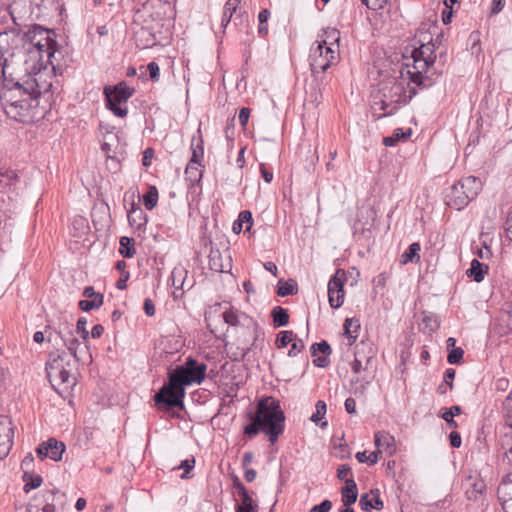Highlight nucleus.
<instances>
[{
	"label": "nucleus",
	"instance_id": "f257e3e1",
	"mask_svg": "<svg viewBox=\"0 0 512 512\" xmlns=\"http://www.w3.org/2000/svg\"><path fill=\"white\" fill-rule=\"evenodd\" d=\"M435 60V45L432 42L413 48L409 55L406 51L400 69L379 84L381 108H390L391 113L398 105L407 104L417 94L418 88L429 86V72Z\"/></svg>",
	"mask_w": 512,
	"mask_h": 512
},
{
	"label": "nucleus",
	"instance_id": "f03ea898",
	"mask_svg": "<svg viewBox=\"0 0 512 512\" xmlns=\"http://www.w3.org/2000/svg\"><path fill=\"white\" fill-rule=\"evenodd\" d=\"M252 422L244 427V433L250 437L263 430L274 444L284 431L285 416L280 402L273 397H265L258 402L257 412L251 416Z\"/></svg>",
	"mask_w": 512,
	"mask_h": 512
},
{
	"label": "nucleus",
	"instance_id": "7ed1b4c3",
	"mask_svg": "<svg viewBox=\"0 0 512 512\" xmlns=\"http://www.w3.org/2000/svg\"><path fill=\"white\" fill-rule=\"evenodd\" d=\"M325 34L326 38L317 40L310 48L309 64L314 75L325 72L339 58V32L328 29Z\"/></svg>",
	"mask_w": 512,
	"mask_h": 512
},
{
	"label": "nucleus",
	"instance_id": "20e7f679",
	"mask_svg": "<svg viewBox=\"0 0 512 512\" xmlns=\"http://www.w3.org/2000/svg\"><path fill=\"white\" fill-rule=\"evenodd\" d=\"M70 357L64 351L49 354L46 373L51 386L59 393H68L75 385Z\"/></svg>",
	"mask_w": 512,
	"mask_h": 512
},
{
	"label": "nucleus",
	"instance_id": "39448f33",
	"mask_svg": "<svg viewBox=\"0 0 512 512\" xmlns=\"http://www.w3.org/2000/svg\"><path fill=\"white\" fill-rule=\"evenodd\" d=\"M54 33L41 26H33L23 36V48L37 58L52 64L51 58L55 54L56 42L53 39Z\"/></svg>",
	"mask_w": 512,
	"mask_h": 512
},
{
	"label": "nucleus",
	"instance_id": "423d86ee",
	"mask_svg": "<svg viewBox=\"0 0 512 512\" xmlns=\"http://www.w3.org/2000/svg\"><path fill=\"white\" fill-rule=\"evenodd\" d=\"M481 187L482 183L478 178L474 176L463 178L451 186L446 194V203L451 208L461 210L476 198Z\"/></svg>",
	"mask_w": 512,
	"mask_h": 512
},
{
	"label": "nucleus",
	"instance_id": "0eeeda50",
	"mask_svg": "<svg viewBox=\"0 0 512 512\" xmlns=\"http://www.w3.org/2000/svg\"><path fill=\"white\" fill-rule=\"evenodd\" d=\"M22 91L19 84L12 89L3 88L0 91V103L4 113L11 119L23 121L29 109L27 99L21 98Z\"/></svg>",
	"mask_w": 512,
	"mask_h": 512
},
{
	"label": "nucleus",
	"instance_id": "6e6552de",
	"mask_svg": "<svg viewBox=\"0 0 512 512\" xmlns=\"http://www.w3.org/2000/svg\"><path fill=\"white\" fill-rule=\"evenodd\" d=\"M207 366L202 363L199 364L194 359H187L185 364L176 367L169 375V379L173 385L186 386L191 384H200L206 373Z\"/></svg>",
	"mask_w": 512,
	"mask_h": 512
},
{
	"label": "nucleus",
	"instance_id": "1a4fd4ad",
	"mask_svg": "<svg viewBox=\"0 0 512 512\" xmlns=\"http://www.w3.org/2000/svg\"><path fill=\"white\" fill-rule=\"evenodd\" d=\"M134 89L121 82L113 88L106 87L104 94L106 97L107 108L117 117L123 118L127 115L128 109L126 103L133 95Z\"/></svg>",
	"mask_w": 512,
	"mask_h": 512
},
{
	"label": "nucleus",
	"instance_id": "9d476101",
	"mask_svg": "<svg viewBox=\"0 0 512 512\" xmlns=\"http://www.w3.org/2000/svg\"><path fill=\"white\" fill-rule=\"evenodd\" d=\"M503 405L506 423L503 439V447L506 448V452L503 457V465L508 473H512V393L505 399Z\"/></svg>",
	"mask_w": 512,
	"mask_h": 512
},
{
	"label": "nucleus",
	"instance_id": "9b49d317",
	"mask_svg": "<svg viewBox=\"0 0 512 512\" xmlns=\"http://www.w3.org/2000/svg\"><path fill=\"white\" fill-rule=\"evenodd\" d=\"M223 319L230 326L245 328L249 335H252L258 327L257 322L252 317L234 307H229L223 312Z\"/></svg>",
	"mask_w": 512,
	"mask_h": 512
},
{
	"label": "nucleus",
	"instance_id": "f8f14e48",
	"mask_svg": "<svg viewBox=\"0 0 512 512\" xmlns=\"http://www.w3.org/2000/svg\"><path fill=\"white\" fill-rule=\"evenodd\" d=\"M346 279L343 270H337L328 282L329 304L332 308H339L344 302V282Z\"/></svg>",
	"mask_w": 512,
	"mask_h": 512
},
{
	"label": "nucleus",
	"instance_id": "ddd939ff",
	"mask_svg": "<svg viewBox=\"0 0 512 512\" xmlns=\"http://www.w3.org/2000/svg\"><path fill=\"white\" fill-rule=\"evenodd\" d=\"M185 395L184 387L173 385L169 379V384L163 386L160 391L155 395L154 400L156 403H165L170 406H178L182 403V398Z\"/></svg>",
	"mask_w": 512,
	"mask_h": 512
},
{
	"label": "nucleus",
	"instance_id": "4468645a",
	"mask_svg": "<svg viewBox=\"0 0 512 512\" xmlns=\"http://www.w3.org/2000/svg\"><path fill=\"white\" fill-rule=\"evenodd\" d=\"M64 451V443L57 441L55 438L42 442L36 449L37 456L40 459L49 458L53 461H60Z\"/></svg>",
	"mask_w": 512,
	"mask_h": 512
},
{
	"label": "nucleus",
	"instance_id": "2eb2a0df",
	"mask_svg": "<svg viewBox=\"0 0 512 512\" xmlns=\"http://www.w3.org/2000/svg\"><path fill=\"white\" fill-rule=\"evenodd\" d=\"M14 430L8 416H0V458H5L13 445Z\"/></svg>",
	"mask_w": 512,
	"mask_h": 512
},
{
	"label": "nucleus",
	"instance_id": "dca6fc26",
	"mask_svg": "<svg viewBox=\"0 0 512 512\" xmlns=\"http://www.w3.org/2000/svg\"><path fill=\"white\" fill-rule=\"evenodd\" d=\"M64 346L68 349L70 354L77 362H87L91 360L86 343H81L72 334L68 336H61Z\"/></svg>",
	"mask_w": 512,
	"mask_h": 512
},
{
	"label": "nucleus",
	"instance_id": "f3484780",
	"mask_svg": "<svg viewBox=\"0 0 512 512\" xmlns=\"http://www.w3.org/2000/svg\"><path fill=\"white\" fill-rule=\"evenodd\" d=\"M10 15L15 24L21 25V22L27 20H37L34 16L33 9L27 0H14L10 5Z\"/></svg>",
	"mask_w": 512,
	"mask_h": 512
},
{
	"label": "nucleus",
	"instance_id": "a211bd4d",
	"mask_svg": "<svg viewBox=\"0 0 512 512\" xmlns=\"http://www.w3.org/2000/svg\"><path fill=\"white\" fill-rule=\"evenodd\" d=\"M85 300L79 302V307L83 311H90L95 308H99L103 304V295L96 293L92 286H88L83 291Z\"/></svg>",
	"mask_w": 512,
	"mask_h": 512
},
{
	"label": "nucleus",
	"instance_id": "6ab92c4d",
	"mask_svg": "<svg viewBox=\"0 0 512 512\" xmlns=\"http://www.w3.org/2000/svg\"><path fill=\"white\" fill-rule=\"evenodd\" d=\"M374 444L377 449L386 451L389 455H393L396 451L395 438L388 432L378 431L374 435Z\"/></svg>",
	"mask_w": 512,
	"mask_h": 512
},
{
	"label": "nucleus",
	"instance_id": "aec40b11",
	"mask_svg": "<svg viewBox=\"0 0 512 512\" xmlns=\"http://www.w3.org/2000/svg\"><path fill=\"white\" fill-rule=\"evenodd\" d=\"M359 505L361 506V509L366 512H369L372 509L381 510L384 506L383 501L380 499L378 490H371L370 493L362 494Z\"/></svg>",
	"mask_w": 512,
	"mask_h": 512
},
{
	"label": "nucleus",
	"instance_id": "412c9836",
	"mask_svg": "<svg viewBox=\"0 0 512 512\" xmlns=\"http://www.w3.org/2000/svg\"><path fill=\"white\" fill-rule=\"evenodd\" d=\"M240 503L236 507V512H256L257 506L254 505L252 497L249 495L246 488L238 483L236 485Z\"/></svg>",
	"mask_w": 512,
	"mask_h": 512
},
{
	"label": "nucleus",
	"instance_id": "4be33fe9",
	"mask_svg": "<svg viewBox=\"0 0 512 512\" xmlns=\"http://www.w3.org/2000/svg\"><path fill=\"white\" fill-rule=\"evenodd\" d=\"M203 165L202 163L188 162L185 169V180L188 185L193 187L198 185L203 177Z\"/></svg>",
	"mask_w": 512,
	"mask_h": 512
},
{
	"label": "nucleus",
	"instance_id": "5701e85b",
	"mask_svg": "<svg viewBox=\"0 0 512 512\" xmlns=\"http://www.w3.org/2000/svg\"><path fill=\"white\" fill-rule=\"evenodd\" d=\"M342 502L346 507L354 504L358 497L357 484L353 478L346 479V484L341 490Z\"/></svg>",
	"mask_w": 512,
	"mask_h": 512
},
{
	"label": "nucleus",
	"instance_id": "b1692460",
	"mask_svg": "<svg viewBox=\"0 0 512 512\" xmlns=\"http://www.w3.org/2000/svg\"><path fill=\"white\" fill-rule=\"evenodd\" d=\"M488 270V265L477 259H473L470 263V268L466 271V275L467 277L472 278L475 282L480 283L484 280Z\"/></svg>",
	"mask_w": 512,
	"mask_h": 512
},
{
	"label": "nucleus",
	"instance_id": "393cba45",
	"mask_svg": "<svg viewBox=\"0 0 512 512\" xmlns=\"http://www.w3.org/2000/svg\"><path fill=\"white\" fill-rule=\"evenodd\" d=\"M197 134L198 136H193L191 141L192 156L189 162L192 163H202L204 158V145L200 129L197 130Z\"/></svg>",
	"mask_w": 512,
	"mask_h": 512
},
{
	"label": "nucleus",
	"instance_id": "a878e982",
	"mask_svg": "<svg viewBox=\"0 0 512 512\" xmlns=\"http://www.w3.org/2000/svg\"><path fill=\"white\" fill-rule=\"evenodd\" d=\"M187 273V270L183 266H176L170 275L172 286L177 288V290H184Z\"/></svg>",
	"mask_w": 512,
	"mask_h": 512
},
{
	"label": "nucleus",
	"instance_id": "bb28decb",
	"mask_svg": "<svg viewBox=\"0 0 512 512\" xmlns=\"http://www.w3.org/2000/svg\"><path fill=\"white\" fill-rule=\"evenodd\" d=\"M499 500L512 499V473H507L497 489Z\"/></svg>",
	"mask_w": 512,
	"mask_h": 512
},
{
	"label": "nucleus",
	"instance_id": "cd10ccee",
	"mask_svg": "<svg viewBox=\"0 0 512 512\" xmlns=\"http://www.w3.org/2000/svg\"><path fill=\"white\" fill-rule=\"evenodd\" d=\"M360 329V323L357 319L348 318L344 323V334L349 339V345L356 340L358 336V331Z\"/></svg>",
	"mask_w": 512,
	"mask_h": 512
},
{
	"label": "nucleus",
	"instance_id": "c85d7f7f",
	"mask_svg": "<svg viewBox=\"0 0 512 512\" xmlns=\"http://www.w3.org/2000/svg\"><path fill=\"white\" fill-rule=\"evenodd\" d=\"M326 411V403L322 400L317 401L315 405V412L311 415L310 420L316 425H319L321 428H325L328 423L327 421L322 422V419L324 418Z\"/></svg>",
	"mask_w": 512,
	"mask_h": 512
},
{
	"label": "nucleus",
	"instance_id": "c756f323",
	"mask_svg": "<svg viewBox=\"0 0 512 512\" xmlns=\"http://www.w3.org/2000/svg\"><path fill=\"white\" fill-rule=\"evenodd\" d=\"M240 4V0H227L224 5L223 15L221 19V27L226 28L230 23L233 14L236 12L238 6Z\"/></svg>",
	"mask_w": 512,
	"mask_h": 512
},
{
	"label": "nucleus",
	"instance_id": "7c9ffc66",
	"mask_svg": "<svg viewBox=\"0 0 512 512\" xmlns=\"http://www.w3.org/2000/svg\"><path fill=\"white\" fill-rule=\"evenodd\" d=\"M32 9L34 16L37 20L48 14L49 6L52 4V0H27Z\"/></svg>",
	"mask_w": 512,
	"mask_h": 512
},
{
	"label": "nucleus",
	"instance_id": "2f4dec72",
	"mask_svg": "<svg viewBox=\"0 0 512 512\" xmlns=\"http://www.w3.org/2000/svg\"><path fill=\"white\" fill-rule=\"evenodd\" d=\"M420 244L414 242L409 245L408 249L401 255L400 262L401 264H407L410 262H416L420 259L419 256Z\"/></svg>",
	"mask_w": 512,
	"mask_h": 512
},
{
	"label": "nucleus",
	"instance_id": "473e14b6",
	"mask_svg": "<svg viewBox=\"0 0 512 512\" xmlns=\"http://www.w3.org/2000/svg\"><path fill=\"white\" fill-rule=\"evenodd\" d=\"M8 45V34L0 33V66H2V74L5 75V67L7 66L8 57L12 54L7 48Z\"/></svg>",
	"mask_w": 512,
	"mask_h": 512
},
{
	"label": "nucleus",
	"instance_id": "72a5a7b5",
	"mask_svg": "<svg viewBox=\"0 0 512 512\" xmlns=\"http://www.w3.org/2000/svg\"><path fill=\"white\" fill-rule=\"evenodd\" d=\"M273 323L275 327H283L286 326L289 322V315L287 311L280 307L276 306L272 310Z\"/></svg>",
	"mask_w": 512,
	"mask_h": 512
},
{
	"label": "nucleus",
	"instance_id": "f704fd0d",
	"mask_svg": "<svg viewBox=\"0 0 512 512\" xmlns=\"http://www.w3.org/2000/svg\"><path fill=\"white\" fill-rule=\"evenodd\" d=\"M278 295L284 297L288 295H294L297 293V285L293 280H280L278 282Z\"/></svg>",
	"mask_w": 512,
	"mask_h": 512
},
{
	"label": "nucleus",
	"instance_id": "c9c22d12",
	"mask_svg": "<svg viewBox=\"0 0 512 512\" xmlns=\"http://www.w3.org/2000/svg\"><path fill=\"white\" fill-rule=\"evenodd\" d=\"M158 201V191L152 186L149 188L148 192L143 196V204L147 210H152Z\"/></svg>",
	"mask_w": 512,
	"mask_h": 512
},
{
	"label": "nucleus",
	"instance_id": "e433bc0d",
	"mask_svg": "<svg viewBox=\"0 0 512 512\" xmlns=\"http://www.w3.org/2000/svg\"><path fill=\"white\" fill-rule=\"evenodd\" d=\"M460 413L461 408L455 405L446 410L441 417L451 428H456L457 422L454 420V417L459 415Z\"/></svg>",
	"mask_w": 512,
	"mask_h": 512
},
{
	"label": "nucleus",
	"instance_id": "4c0bfd02",
	"mask_svg": "<svg viewBox=\"0 0 512 512\" xmlns=\"http://www.w3.org/2000/svg\"><path fill=\"white\" fill-rule=\"evenodd\" d=\"M120 253L126 258H131L135 254L134 248L131 246V239L128 237L120 238Z\"/></svg>",
	"mask_w": 512,
	"mask_h": 512
},
{
	"label": "nucleus",
	"instance_id": "58836bf2",
	"mask_svg": "<svg viewBox=\"0 0 512 512\" xmlns=\"http://www.w3.org/2000/svg\"><path fill=\"white\" fill-rule=\"evenodd\" d=\"M295 334L292 331H281L278 333L276 338V344L278 348L288 346L294 340Z\"/></svg>",
	"mask_w": 512,
	"mask_h": 512
},
{
	"label": "nucleus",
	"instance_id": "ea45409f",
	"mask_svg": "<svg viewBox=\"0 0 512 512\" xmlns=\"http://www.w3.org/2000/svg\"><path fill=\"white\" fill-rule=\"evenodd\" d=\"M463 355L464 351L462 348H453L447 356V361L450 364H458L462 360Z\"/></svg>",
	"mask_w": 512,
	"mask_h": 512
},
{
	"label": "nucleus",
	"instance_id": "a19ab883",
	"mask_svg": "<svg viewBox=\"0 0 512 512\" xmlns=\"http://www.w3.org/2000/svg\"><path fill=\"white\" fill-rule=\"evenodd\" d=\"M87 320L84 317H81L77 321L76 330L81 335L82 339L86 341L89 336V332L86 329Z\"/></svg>",
	"mask_w": 512,
	"mask_h": 512
},
{
	"label": "nucleus",
	"instance_id": "79ce46f5",
	"mask_svg": "<svg viewBox=\"0 0 512 512\" xmlns=\"http://www.w3.org/2000/svg\"><path fill=\"white\" fill-rule=\"evenodd\" d=\"M311 350L313 354H316L317 352L322 354H329L331 352L330 345L326 341L314 343L311 347Z\"/></svg>",
	"mask_w": 512,
	"mask_h": 512
},
{
	"label": "nucleus",
	"instance_id": "37998d69",
	"mask_svg": "<svg viewBox=\"0 0 512 512\" xmlns=\"http://www.w3.org/2000/svg\"><path fill=\"white\" fill-rule=\"evenodd\" d=\"M290 344H291V349L288 352L289 356L297 355L304 348L303 341L300 339H297L296 335L294 336V340Z\"/></svg>",
	"mask_w": 512,
	"mask_h": 512
},
{
	"label": "nucleus",
	"instance_id": "c03bdc74",
	"mask_svg": "<svg viewBox=\"0 0 512 512\" xmlns=\"http://www.w3.org/2000/svg\"><path fill=\"white\" fill-rule=\"evenodd\" d=\"M238 222H240L242 225L243 223H246V230H250L253 224L252 214L249 211H242L239 214Z\"/></svg>",
	"mask_w": 512,
	"mask_h": 512
},
{
	"label": "nucleus",
	"instance_id": "a18cd8bd",
	"mask_svg": "<svg viewBox=\"0 0 512 512\" xmlns=\"http://www.w3.org/2000/svg\"><path fill=\"white\" fill-rule=\"evenodd\" d=\"M361 2L369 9L377 10L382 9L386 5L388 0H361Z\"/></svg>",
	"mask_w": 512,
	"mask_h": 512
},
{
	"label": "nucleus",
	"instance_id": "49530a36",
	"mask_svg": "<svg viewBox=\"0 0 512 512\" xmlns=\"http://www.w3.org/2000/svg\"><path fill=\"white\" fill-rule=\"evenodd\" d=\"M355 359L351 364V369L355 374H358L362 370V357L359 350V346L356 347Z\"/></svg>",
	"mask_w": 512,
	"mask_h": 512
},
{
	"label": "nucleus",
	"instance_id": "de8ad7c7",
	"mask_svg": "<svg viewBox=\"0 0 512 512\" xmlns=\"http://www.w3.org/2000/svg\"><path fill=\"white\" fill-rule=\"evenodd\" d=\"M332 508L330 500H324L320 504L315 505L311 508L310 512H329Z\"/></svg>",
	"mask_w": 512,
	"mask_h": 512
},
{
	"label": "nucleus",
	"instance_id": "09e8293b",
	"mask_svg": "<svg viewBox=\"0 0 512 512\" xmlns=\"http://www.w3.org/2000/svg\"><path fill=\"white\" fill-rule=\"evenodd\" d=\"M147 70L149 72V76L153 81H158L159 79V66L156 62L152 61L148 63Z\"/></svg>",
	"mask_w": 512,
	"mask_h": 512
},
{
	"label": "nucleus",
	"instance_id": "8fccbe9b",
	"mask_svg": "<svg viewBox=\"0 0 512 512\" xmlns=\"http://www.w3.org/2000/svg\"><path fill=\"white\" fill-rule=\"evenodd\" d=\"M194 464H195L194 459H186L181 462L179 468H182L185 470L184 473L182 474L181 478H183V479L188 478V474L193 469Z\"/></svg>",
	"mask_w": 512,
	"mask_h": 512
},
{
	"label": "nucleus",
	"instance_id": "3c124183",
	"mask_svg": "<svg viewBox=\"0 0 512 512\" xmlns=\"http://www.w3.org/2000/svg\"><path fill=\"white\" fill-rule=\"evenodd\" d=\"M249 117H250V109L246 108V107L241 108L239 111L238 119L243 128L246 127Z\"/></svg>",
	"mask_w": 512,
	"mask_h": 512
},
{
	"label": "nucleus",
	"instance_id": "603ef678",
	"mask_svg": "<svg viewBox=\"0 0 512 512\" xmlns=\"http://www.w3.org/2000/svg\"><path fill=\"white\" fill-rule=\"evenodd\" d=\"M154 156V152L151 148H147L144 152H143V158H142V164L145 166V167H149L151 165V162H152V158Z\"/></svg>",
	"mask_w": 512,
	"mask_h": 512
},
{
	"label": "nucleus",
	"instance_id": "864d4df0",
	"mask_svg": "<svg viewBox=\"0 0 512 512\" xmlns=\"http://www.w3.org/2000/svg\"><path fill=\"white\" fill-rule=\"evenodd\" d=\"M450 444L454 448H459L461 446V436L457 432H451L449 435Z\"/></svg>",
	"mask_w": 512,
	"mask_h": 512
},
{
	"label": "nucleus",
	"instance_id": "5fc2aeb1",
	"mask_svg": "<svg viewBox=\"0 0 512 512\" xmlns=\"http://www.w3.org/2000/svg\"><path fill=\"white\" fill-rule=\"evenodd\" d=\"M350 470H351V468L348 465L344 464V465L339 466L337 469V477L340 480L346 481V477L350 473Z\"/></svg>",
	"mask_w": 512,
	"mask_h": 512
},
{
	"label": "nucleus",
	"instance_id": "6e6d98bb",
	"mask_svg": "<svg viewBox=\"0 0 512 512\" xmlns=\"http://www.w3.org/2000/svg\"><path fill=\"white\" fill-rule=\"evenodd\" d=\"M144 311L147 316H153L155 314V306L151 299L147 298L144 301Z\"/></svg>",
	"mask_w": 512,
	"mask_h": 512
},
{
	"label": "nucleus",
	"instance_id": "4d7b16f0",
	"mask_svg": "<svg viewBox=\"0 0 512 512\" xmlns=\"http://www.w3.org/2000/svg\"><path fill=\"white\" fill-rule=\"evenodd\" d=\"M41 483H42V479H41V477H39V476H38V477H35V478H33V479L31 480V482H30V483H26V484H25V486H24V490H25L26 492H28V491H29V490H31V489H36V488H38V487L41 485Z\"/></svg>",
	"mask_w": 512,
	"mask_h": 512
},
{
	"label": "nucleus",
	"instance_id": "13d9d810",
	"mask_svg": "<svg viewBox=\"0 0 512 512\" xmlns=\"http://www.w3.org/2000/svg\"><path fill=\"white\" fill-rule=\"evenodd\" d=\"M344 405L347 413L354 414L356 412V402L353 398H347Z\"/></svg>",
	"mask_w": 512,
	"mask_h": 512
},
{
	"label": "nucleus",
	"instance_id": "bf43d9fd",
	"mask_svg": "<svg viewBox=\"0 0 512 512\" xmlns=\"http://www.w3.org/2000/svg\"><path fill=\"white\" fill-rule=\"evenodd\" d=\"M504 5H505V0H493L491 12L493 14L499 13L504 8Z\"/></svg>",
	"mask_w": 512,
	"mask_h": 512
},
{
	"label": "nucleus",
	"instance_id": "052dcab7",
	"mask_svg": "<svg viewBox=\"0 0 512 512\" xmlns=\"http://www.w3.org/2000/svg\"><path fill=\"white\" fill-rule=\"evenodd\" d=\"M454 377H455V370L452 369V368H449L445 371V374H444V381L450 386V388H452V382L454 380Z\"/></svg>",
	"mask_w": 512,
	"mask_h": 512
},
{
	"label": "nucleus",
	"instance_id": "680f3d73",
	"mask_svg": "<svg viewBox=\"0 0 512 512\" xmlns=\"http://www.w3.org/2000/svg\"><path fill=\"white\" fill-rule=\"evenodd\" d=\"M260 171L265 182L270 183L273 180V173L267 170L263 164L260 165Z\"/></svg>",
	"mask_w": 512,
	"mask_h": 512
},
{
	"label": "nucleus",
	"instance_id": "e2e57ef3",
	"mask_svg": "<svg viewBox=\"0 0 512 512\" xmlns=\"http://www.w3.org/2000/svg\"><path fill=\"white\" fill-rule=\"evenodd\" d=\"M382 453V450L377 449L374 452L368 454V465H374L379 460V455Z\"/></svg>",
	"mask_w": 512,
	"mask_h": 512
},
{
	"label": "nucleus",
	"instance_id": "0e129e2a",
	"mask_svg": "<svg viewBox=\"0 0 512 512\" xmlns=\"http://www.w3.org/2000/svg\"><path fill=\"white\" fill-rule=\"evenodd\" d=\"M128 279H129V273L128 272L122 273V276L120 277V279L116 283V287L118 289H120V290L125 289L126 288V282H127Z\"/></svg>",
	"mask_w": 512,
	"mask_h": 512
},
{
	"label": "nucleus",
	"instance_id": "69168bd1",
	"mask_svg": "<svg viewBox=\"0 0 512 512\" xmlns=\"http://www.w3.org/2000/svg\"><path fill=\"white\" fill-rule=\"evenodd\" d=\"M104 332V327L100 324L95 325L91 330L92 338H99Z\"/></svg>",
	"mask_w": 512,
	"mask_h": 512
},
{
	"label": "nucleus",
	"instance_id": "338daca9",
	"mask_svg": "<svg viewBox=\"0 0 512 512\" xmlns=\"http://www.w3.org/2000/svg\"><path fill=\"white\" fill-rule=\"evenodd\" d=\"M270 18V12L269 10L267 9H263L260 11L259 15H258V19H259V22L261 24H264L268 21V19Z\"/></svg>",
	"mask_w": 512,
	"mask_h": 512
},
{
	"label": "nucleus",
	"instance_id": "774afa93",
	"mask_svg": "<svg viewBox=\"0 0 512 512\" xmlns=\"http://www.w3.org/2000/svg\"><path fill=\"white\" fill-rule=\"evenodd\" d=\"M505 512H512V499L499 500Z\"/></svg>",
	"mask_w": 512,
	"mask_h": 512
}]
</instances>
